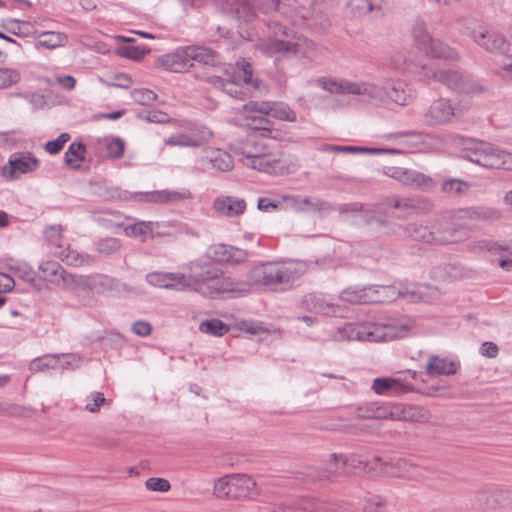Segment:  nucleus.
I'll return each mask as SVG.
<instances>
[{
	"instance_id": "f257e3e1",
	"label": "nucleus",
	"mask_w": 512,
	"mask_h": 512,
	"mask_svg": "<svg viewBox=\"0 0 512 512\" xmlns=\"http://www.w3.org/2000/svg\"><path fill=\"white\" fill-rule=\"evenodd\" d=\"M305 272L306 265L302 262H258L247 272L248 283L235 281L229 276H220L209 286L198 288L197 293L214 299L224 293L244 296L250 291L249 285L276 290L279 286L290 285Z\"/></svg>"
},
{
	"instance_id": "f03ea898",
	"label": "nucleus",
	"mask_w": 512,
	"mask_h": 512,
	"mask_svg": "<svg viewBox=\"0 0 512 512\" xmlns=\"http://www.w3.org/2000/svg\"><path fill=\"white\" fill-rule=\"evenodd\" d=\"M250 125L252 134L232 145L233 152L240 157L242 164L271 175L296 172L299 167L296 159L281 151L273 150L270 145L271 140L277 138L278 131L253 122Z\"/></svg>"
},
{
	"instance_id": "7ed1b4c3",
	"label": "nucleus",
	"mask_w": 512,
	"mask_h": 512,
	"mask_svg": "<svg viewBox=\"0 0 512 512\" xmlns=\"http://www.w3.org/2000/svg\"><path fill=\"white\" fill-rule=\"evenodd\" d=\"M391 66L413 74L420 81L436 80L448 90L459 94H477L483 90L470 75L454 67H437L427 59H412L395 54L391 57Z\"/></svg>"
},
{
	"instance_id": "20e7f679",
	"label": "nucleus",
	"mask_w": 512,
	"mask_h": 512,
	"mask_svg": "<svg viewBox=\"0 0 512 512\" xmlns=\"http://www.w3.org/2000/svg\"><path fill=\"white\" fill-rule=\"evenodd\" d=\"M407 326L392 318L347 322L337 328L334 338L347 341L386 342L404 337Z\"/></svg>"
},
{
	"instance_id": "39448f33",
	"label": "nucleus",
	"mask_w": 512,
	"mask_h": 512,
	"mask_svg": "<svg viewBox=\"0 0 512 512\" xmlns=\"http://www.w3.org/2000/svg\"><path fill=\"white\" fill-rule=\"evenodd\" d=\"M268 39L262 44L269 54L299 55L311 59L315 55V44L310 39L297 35L285 24L277 20L265 21Z\"/></svg>"
},
{
	"instance_id": "423d86ee",
	"label": "nucleus",
	"mask_w": 512,
	"mask_h": 512,
	"mask_svg": "<svg viewBox=\"0 0 512 512\" xmlns=\"http://www.w3.org/2000/svg\"><path fill=\"white\" fill-rule=\"evenodd\" d=\"M460 158L486 169L512 171V153L483 140L467 139Z\"/></svg>"
},
{
	"instance_id": "0eeeda50",
	"label": "nucleus",
	"mask_w": 512,
	"mask_h": 512,
	"mask_svg": "<svg viewBox=\"0 0 512 512\" xmlns=\"http://www.w3.org/2000/svg\"><path fill=\"white\" fill-rule=\"evenodd\" d=\"M207 81L215 88L220 89L227 95L235 99H244L246 90H258L260 82L253 78L252 65L245 59L236 63V68L232 74H227L226 78L220 76H210Z\"/></svg>"
},
{
	"instance_id": "6e6552de",
	"label": "nucleus",
	"mask_w": 512,
	"mask_h": 512,
	"mask_svg": "<svg viewBox=\"0 0 512 512\" xmlns=\"http://www.w3.org/2000/svg\"><path fill=\"white\" fill-rule=\"evenodd\" d=\"M468 110L461 101L440 97L434 99L423 114V121L429 127L452 124Z\"/></svg>"
},
{
	"instance_id": "1a4fd4ad",
	"label": "nucleus",
	"mask_w": 512,
	"mask_h": 512,
	"mask_svg": "<svg viewBox=\"0 0 512 512\" xmlns=\"http://www.w3.org/2000/svg\"><path fill=\"white\" fill-rule=\"evenodd\" d=\"M243 109L247 112L246 119L262 126L270 127L271 122L267 119V116L290 122L296 120L295 112L283 103L249 101L243 105Z\"/></svg>"
},
{
	"instance_id": "9d476101",
	"label": "nucleus",
	"mask_w": 512,
	"mask_h": 512,
	"mask_svg": "<svg viewBox=\"0 0 512 512\" xmlns=\"http://www.w3.org/2000/svg\"><path fill=\"white\" fill-rule=\"evenodd\" d=\"M405 236L411 240L427 244L443 245L460 240L458 233L466 234L464 229L459 227L447 228L445 230L430 228L423 222L409 223L403 227Z\"/></svg>"
},
{
	"instance_id": "9b49d317",
	"label": "nucleus",
	"mask_w": 512,
	"mask_h": 512,
	"mask_svg": "<svg viewBox=\"0 0 512 512\" xmlns=\"http://www.w3.org/2000/svg\"><path fill=\"white\" fill-rule=\"evenodd\" d=\"M319 86L329 91L330 93L336 94H353L363 97H373L376 99H381L382 92L371 85L368 82L364 81H334L326 78H320L318 80Z\"/></svg>"
},
{
	"instance_id": "f8f14e48",
	"label": "nucleus",
	"mask_w": 512,
	"mask_h": 512,
	"mask_svg": "<svg viewBox=\"0 0 512 512\" xmlns=\"http://www.w3.org/2000/svg\"><path fill=\"white\" fill-rule=\"evenodd\" d=\"M189 275L186 276L188 280V287L190 282L193 283L192 290L197 292V289L202 286H209L224 274L223 270L219 268L211 260H195L188 264Z\"/></svg>"
},
{
	"instance_id": "ddd939ff",
	"label": "nucleus",
	"mask_w": 512,
	"mask_h": 512,
	"mask_svg": "<svg viewBox=\"0 0 512 512\" xmlns=\"http://www.w3.org/2000/svg\"><path fill=\"white\" fill-rule=\"evenodd\" d=\"M257 11L264 14L273 12L280 13L281 5L279 0H254L253 3L243 0L238 1L233 8L230 9L232 16L238 20L249 23L257 16Z\"/></svg>"
},
{
	"instance_id": "4468645a",
	"label": "nucleus",
	"mask_w": 512,
	"mask_h": 512,
	"mask_svg": "<svg viewBox=\"0 0 512 512\" xmlns=\"http://www.w3.org/2000/svg\"><path fill=\"white\" fill-rule=\"evenodd\" d=\"M204 255L205 258L211 260L216 265L218 263L241 265L245 263L250 256H252V253L236 246L224 243H215L207 247Z\"/></svg>"
},
{
	"instance_id": "2eb2a0df",
	"label": "nucleus",
	"mask_w": 512,
	"mask_h": 512,
	"mask_svg": "<svg viewBox=\"0 0 512 512\" xmlns=\"http://www.w3.org/2000/svg\"><path fill=\"white\" fill-rule=\"evenodd\" d=\"M470 37L474 43L491 53L504 54L509 49L504 35L483 24L476 26L470 32Z\"/></svg>"
},
{
	"instance_id": "dca6fc26",
	"label": "nucleus",
	"mask_w": 512,
	"mask_h": 512,
	"mask_svg": "<svg viewBox=\"0 0 512 512\" xmlns=\"http://www.w3.org/2000/svg\"><path fill=\"white\" fill-rule=\"evenodd\" d=\"M271 512H335L333 504L313 497H299L273 504Z\"/></svg>"
},
{
	"instance_id": "f3484780",
	"label": "nucleus",
	"mask_w": 512,
	"mask_h": 512,
	"mask_svg": "<svg viewBox=\"0 0 512 512\" xmlns=\"http://www.w3.org/2000/svg\"><path fill=\"white\" fill-rule=\"evenodd\" d=\"M369 85L378 88L382 92L381 99L364 97L365 99L375 103H385L387 101H392L398 105L405 106L408 105L413 99L411 88L401 80H389L385 82L383 86H379L374 83H369Z\"/></svg>"
},
{
	"instance_id": "a211bd4d",
	"label": "nucleus",
	"mask_w": 512,
	"mask_h": 512,
	"mask_svg": "<svg viewBox=\"0 0 512 512\" xmlns=\"http://www.w3.org/2000/svg\"><path fill=\"white\" fill-rule=\"evenodd\" d=\"M41 277L63 289L71 288L75 285L77 275L67 272L58 262L46 261L39 265Z\"/></svg>"
},
{
	"instance_id": "6ab92c4d",
	"label": "nucleus",
	"mask_w": 512,
	"mask_h": 512,
	"mask_svg": "<svg viewBox=\"0 0 512 512\" xmlns=\"http://www.w3.org/2000/svg\"><path fill=\"white\" fill-rule=\"evenodd\" d=\"M40 165L39 160L30 152H18L10 156L4 174L8 179H16V174L34 172Z\"/></svg>"
},
{
	"instance_id": "aec40b11",
	"label": "nucleus",
	"mask_w": 512,
	"mask_h": 512,
	"mask_svg": "<svg viewBox=\"0 0 512 512\" xmlns=\"http://www.w3.org/2000/svg\"><path fill=\"white\" fill-rule=\"evenodd\" d=\"M146 281L155 287L175 290L188 288V280L181 273L151 272L146 275Z\"/></svg>"
},
{
	"instance_id": "412c9836",
	"label": "nucleus",
	"mask_w": 512,
	"mask_h": 512,
	"mask_svg": "<svg viewBox=\"0 0 512 512\" xmlns=\"http://www.w3.org/2000/svg\"><path fill=\"white\" fill-rule=\"evenodd\" d=\"M233 500L255 499L260 494L256 481L247 474H231Z\"/></svg>"
},
{
	"instance_id": "4be33fe9",
	"label": "nucleus",
	"mask_w": 512,
	"mask_h": 512,
	"mask_svg": "<svg viewBox=\"0 0 512 512\" xmlns=\"http://www.w3.org/2000/svg\"><path fill=\"white\" fill-rule=\"evenodd\" d=\"M188 57L187 48L183 46L176 48L172 53L162 55L158 61L165 70L181 73L193 66V63H189Z\"/></svg>"
},
{
	"instance_id": "5701e85b",
	"label": "nucleus",
	"mask_w": 512,
	"mask_h": 512,
	"mask_svg": "<svg viewBox=\"0 0 512 512\" xmlns=\"http://www.w3.org/2000/svg\"><path fill=\"white\" fill-rule=\"evenodd\" d=\"M372 389L378 395L396 396L413 391V386L400 378L379 377L374 379Z\"/></svg>"
},
{
	"instance_id": "b1692460",
	"label": "nucleus",
	"mask_w": 512,
	"mask_h": 512,
	"mask_svg": "<svg viewBox=\"0 0 512 512\" xmlns=\"http://www.w3.org/2000/svg\"><path fill=\"white\" fill-rule=\"evenodd\" d=\"M191 194L188 190H160L152 192L136 193L134 197L140 202L153 203H176L190 198Z\"/></svg>"
},
{
	"instance_id": "393cba45",
	"label": "nucleus",
	"mask_w": 512,
	"mask_h": 512,
	"mask_svg": "<svg viewBox=\"0 0 512 512\" xmlns=\"http://www.w3.org/2000/svg\"><path fill=\"white\" fill-rule=\"evenodd\" d=\"M203 166L211 167L218 171H229L233 168L231 155L219 148H210L205 151V156L200 160Z\"/></svg>"
},
{
	"instance_id": "a878e982",
	"label": "nucleus",
	"mask_w": 512,
	"mask_h": 512,
	"mask_svg": "<svg viewBox=\"0 0 512 512\" xmlns=\"http://www.w3.org/2000/svg\"><path fill=\"white\" fill-rule=\"evenodd\" d=\"M74 286H79L83 289L91 290L97 294H103L115 286V279L106 275H77Z\"/></svg>"
},
{
	"instance_id": "bb28decb",
	"label": "nucleus",
	"mask_w": 512,
	"mask_h": 512,
	"mask_svg": "<svg viewBox=\"0 0 512 512\" xmlns=\"http://www.w3.org/2000/svg\"><path fill=\"white\" fill-rule=\"evenodd\" d=\"M283 200L287 206L296 211H328L329 204L317 198L301 195H284Z\"/></svg>"
},
{
	"instance_id": "cd10ccee",
	"label": "nucleus",
	"mask_w": 512,
	"mask_h": 512,
	"mask_svg": "<svg viewBox=\"0 0 512 512\" xmlns=\"http://www.w3.org/2000/svg\"><path fill=\"white\" fill-rule=\"evenodd\" d=\"M391 176L407 186L428 189L433 185L429 176L411 169L395 168Z\"/></svg>"
},
{
	"instance_id": "c85d7f7f",
	"label": "nucleus",
	"mask_w": 512,
	"mask_h": 512,
	"mask_svg": "<svg viewBox=\"0 0 512 512\" xmlns=\"http://www.w3.org/2000/svg\"><path fill=\"white\" fill-rule=\"evenodd\" d=\"M507 492L495 487H484L476 492L474 505L479 509L494 508L505 503Z\"/></svg>"
},
{
	"instance_id": "c756f323",
	"label": "nucleus",
	"mask_w": 512,
	"mask_h": 512,
	"mask_svg": "<svg viewBox=\"0 0 512 512\" xmlns=\"http://www.w3.org/2000/svg\"><path fill=\"white\" fill-rule=\"evenodd\" d=\"M163 225L160 222L153 221H137L131 225H127L124 228V232L129 237H140L143 241L150 237L160 236L165 234L161 230Z\"/></svg>"
},
{
	"instance_id": "7c9ffc66",
	"label": "nucleus",
	"mask_w": 512,
	"mask_h": 512,
	"mask_svg": "<svg viewBox=\"0 0 512 512\" xmlns=\"http://www.w3.org/2000/svg\"><path fill=\"white\" fill-rule=\"evenodd\" d=\"M310 7L300 5L297 1L281 5L280 14L297 27L306 28L309 21Z\"/></svg>"
},
{
	"instance_id": "2f4dec72",
	"label": "nucleus",
	"mask_w": 512,
	"mask_h": 512,
	"mask_svg": "<svg viewBox=\"0 0 512 512\" xmlns=\"http://www.w3.org/2000/svg\"><path fill=\"white\" fill-rule=\"evenodd\" d=\"M467 250L470 253L477 255H485L487 253L496 255L503 252H507L509 255H512V247L510 245L499 243L491 239L471 241L467 245Z\"/></svg>"
},
{
	"instance_id": "473e14b6",
	"label": "nucleus",
	"mask_w": 512,
	"mask_h": 512,
	"mask_svg": "<svg viewBox=\"0 0 512 512\" xmlns=\"http://www.w3.org/2000/svg\"><path fill=\"white\" fill-rule=\"evenodd\" d=\"M53 254L67 265L75 267L89 266L94 262L92 256L87 253L78 252L77 250L72 249L70 246L64 248L60 245H56Z\"/></svg>"
},
{
	"instance_id": "72a5a7b5",
	"label": "nucleus",
	"mask_w": 512,
	"mask_h": 512,
	"mask_svg": "<svg viewBox=\"0 0 512 512\" xmlns=\"http://www.w3.org/2000/svg\"><path fill=\"white\" fill-rule=\"evenodd\" d=\"M387 208L399 211L397 218H405L422 208V201L414 197H391L385 200Z\"/></svg>"
},
{
	"instance_id": "f704fd0d",
	"label": "nucleus",
	"mask_w": 512,
	"mask_h": 512,
	"mask_svg": "<svg viewBox=\"0 0 512 512\" xmlns=\"http://www.w3.org/2000/svg\"><path fill=\"white\" fill-rule=\"evenodd\" d=\"M369 288L371 285L348 287L340 293V299L352 304L374 303L379 297Z\"/></svg>"
},
{
	"instance_id": "c9c22d12",
	"label": "nucleus",
	"mask_w": 512,
	"mask_h": 512,
	"mask_svg": "<svg viewBox=\"0 0 512 512\" xmlns=\"http://www.w3.org/2000/svg\"><path fill=\"white\" fill-rule=\"evenodd\" d=\"M426 46H424V53L429 55L434 59H444V60H457L459 55L457 51L450 46L444 44L440 40H435L433 38H426L425 40Z\"/></svg>"
},
{
	"instance_id": "e433bc0d",
	"label": "nucleus",
	"mask_w": 512,
	"mask_h": 512,
	"mask_svg": "<svg viewBox=\"0 0 512 512\" xmlns=\"http://www.w3.org/2000/svg\"><path fill=\"white\" fill-rule=\"evenodd\" d=\"M214 208L222 215L234 217L244 213L246 203L243 199L232 196L219 197L214 201Z\"/></svg>"
},
{
	"instance_id": "4c0bfd02",
	"label": "nucleus",
	"mask_w": 512,
	"mask_h": 512,
	"mask_svg": "<svg viewBox=\"0 0 512 512\" xmlns=\"http://www.w3.org/2000/svg\"><path fill=\"white\" fill-rule=\"evenodd\" d=\"M189 63L196 62L204 66H216L219 63L218 54L211 48L198 45L186 46Z\"/></svg>"
},
{
	"instance_id": "58836bf2",
	"label": "nucleus",
	"mask_w": 512,
	"mask_h": 512,
	"mask_svg": "<svg viewBox=\"0 0 512 512\" xmlns=\"http://www.w3.org/2000/svg\"><path fill=\"white\" fill-rule=\"evenodd\" d=\"M323 152H335V153H350V154H398L397 149H384V148H373V147H361V146H340L325 144L320 148Z\"/></svg>"
},
{
	"instance_id": "ea45409f",
	"label": "nucleus",
	"mask_w": 512,
	"mask_h": 512,
	"mask_svg": "<svg viewBox=\"0 0 512 512\" xmlns=\"http://www.w3.org/2000/svg\"><path fill=\"white\" fill-rule=\"evenodd\" d=\"M301 305L314 313L329 315L333 312L332 305L326 297L319 293H309L303 296Z\"/></svg>"
},
{
	"instance_id": "a19ab883",
	"label": "nucleus",
	"mask_w": 512,
	"mask_h": 512,
	"mask_svg": "<svg viewBox=\"0 0 512 512\" xmlns=\"http://www.w3.org/2000/svg\"><path fill=\"white\" fill-rule=\"evenodd\" d=\"M429 419V412L418 406L397 404L396 420L411 422H426Z\"/></svg>"
},
{
	"instance_id": "79ce46f5",
	"label": "nucleus",
	"mask_w": 512,
	"mask_h": 512,
	"mask_svg": "<svg viewBox=\"0 0 512 512\" xmlns=\"http://www.w3.org/2000/svg\"><path fill=\"white\" fill-rule=\"evenodd\" d=\"M390 208H387L385 205V202L383 204H375L369 209H365L363 214V220L367 224H375L378 228H382L388 225V210Z\"/></svg>"
},
{
	"instance_id": "37998d69",
	"label": "nucleus",
	"mask_w": 512,
	"mask_h": 512,
	"mask_svg": "<svg viewBox=\"0 0 512 512\" xmlns=\"http://www.w3.org/2000/svg\"><path fill=\"white\" fill-rule=\"evenodd\" d=\"M86 146L82 142H72L64 155V162L74 170L81 167V162L85 160Z\"/></svg>"
},
{
	"instance_id": "c03bdc74",
	"label": "nucleus",
	"mask_w": 512,
	"mask_h": 512,
	"mask_svg": "<svg viewBox=\"0 0 512 512\" xmlns=\"http://www.w3.org/2000/svg\"><path fill=\"white\" fill-rule=\"evenodd\" d=\"M331 457L334 459V464H331L329 468V471L331 473L342 474L346 472V466L365 469L368 463H370L368 460L364 461L362 459H357L354 456L348 458L345 455L332 454Z\"/></svg>"
},
{
	"instance_id": "a18cd8bd",
	"label": "nucleus",
	"mask_w": 512,
	"mask_h": 512,
	"mask_svg": "<svg viewBox=\"0 0 512 512\" xmlns=\"http://www.w3.org/2000/svg\"><path fill=\"white\" fill-rule=\"evenodd\" d=\"M426 369L429 374L453 375L457 371V366L454 361L432 356L426 365Z\"/></svg>"
},
{
	"instance_id": "49530a36",
	"label": "nucleus",
	"mask_w": 512,
	"mask_h": 512,
	"mask_svg": "<svg viewBox=\"0 0 512 512\" xmlns=\"http://www.w3.org/2000/svg\"><path fill=\"white\" fill-rule=\"evenodd\" d=\"M472 185L470 182L460 178H449L442 182L441 191L450 196H461L468 194Z\"/></svg>"
},
{
	"instance_id": "de8ad7c7",
	"label": "nucleus",
	"mask_w": 512,
	"mask_h": 512,
	"mask_svg": "<svg viewBox=\"0 0 512 512\" xmlns=\"http://www.w3.org/2000/svg\"><path fill=\"white\" fill-rule=\"evenodd\" d=\"M67 41L65 34L54 31H45L38 34L36 37V45L46 49H54L62 46Z\"/></svg>"
},
{
	"instance_id": "09e8293b",
	"label": "nucleus",
	"mask_w": 512,
	"mask_h": 512,
	"mask_svg": "<svg viewBox=\"0 0 512 512\" xmlns=\"http://www.w3.org/2000/svg\"><path fill=\"white\" fill-rule=\"evenodd\" d=\"M369 289L372 290L373 294L379 297L378 300H374V303L390 302L400 298L399 294H401L398 283H394L393 285H371Z\"/></svg>"
},
{
	"instance_id": "8fccbe9b",
	"label": "nucleus",
	"mask_w": 512,
	"mask_h": 512,
	"mask_svg": "<svg viewBox=\"0 0 512 512\" xmlns=\"http://www.w3.org/2000/svg\"><path fill=\"white\" fill-rule=\"evenodd\" d=\"M330 25V20L324 12L310 9L309 21L306 28L312 29L317 33H322L325 32Z\"/></svg>"
},
{
	"instance_id": "3c124183",
	"label": "nucleus",
	"mask_w": 512,
	"mask_h": 512,
	"mask_svg": "<svg viewBox=\"0 0 512 512\" xmlns=\"http://www.w3.org/2000/svg\"><path fill=\"white\" fill-rule=\"evenodd\" d=\"M199 330L212 336L221 337L229 331V327L219 319L213 318L202 321Z\"/></svg>"
},
{
	"instance_id": "603ef678",
	"label": "nucleus",
	"mask_w": 512,
	"mask_h": 512,
	"mask_svg": "<svg viewBox=\"0 0 512 512\" xmlns=\"http://www.w3.org/2000/svg\"><path fill=\"white\" fill-rule=\"evenodd\" d=\"M110 159H120L124 155L125 142L119 137H105L102 141Z\"/></svg>"
},
{
	"instance_id": "864d4df0",
	"label": "nucleus",
	"mask_w": 512,
	"mask_h": 512,
	"mask_svg": "<svg viewBox=\"0 0 512 512\" xmlns=\"http://www.w3.org/2000/svg\"><path fill=\"white\" fill-rule=\"evenodd\" d=\"M58 365V354H47L42 357H38L34 359L30 365L29 369L32 372H39L45 370H57Z\"/></svg>"
},
{
	"instance_id": "5fc2aeb1",
	"label": "nucleus",
	"mask_w": 512,
	"mask_h": 512,
	"mask_svg": "<svg viewBox=\"0 0 512 512\" xmlns=\"http://www.w3.org/2000/svg\"><path fill=\"white\" fill-rule=\"evenodd\" d=\"M102 213L104 214H110L112 218H106L104 216L99 215L98 213L94 212L92 214V219L95 223L98 225L104 227V228H114V227H122L124 224L121 221V214L117 211L112 210H104Z\"/></svg>"
},
{
	"instance_id": "6e6d98bb",
	"label": "nucleus",
	"mask_w": 512,
	"mask_h": 512,
	"mask_svg": "<svg viewBox=\"0 0 512 512\" xmlns=\"http://www.w3.org/2000/svg\"><path fill=\"white\" fill-rule=\"evenodd\" d=\"M213 493L219 499H233L231 474L225 475L215 482Z\"/></svg>"
},
{
	"instance_id": "4d7b16f0",
	"label": "nucleus",
	"mask_w": 512,
	"mask_h": 512,
	"mask_svg": "<svg viewBox=\"0 0 512 512\" xmlns=\"http://www.w3.org/2000/svg\"><path fill=\"white\" fill-rule=\"evenodd\" d=\"M471 219L495 221L500 219L501 213L498 209L489 207H475L468 210Z\"/></svg>"
},
{
	"instance_id": "13d9d810",
	"label": "nucleus",
	"mask_w": 512,
	"mask_h": 512,
	"mask_svg": "<svg viewBox=\"0 0 512 512\" xmlns=\"http://www.w3.org/2000/svg\"><path fill=\"white\" fill-rule=\"evenodd\" d=\"M101 81L110 87H118L123 89H128L132 85L131 77L126 73H111L107 74L105 78H102Z\"/></svg>"
},
{
	"instance_id": "bf43d9fd",
	"label": "nucleus",
	"mask_w": 512,
	"mask_h": 512,
	"mask_svg": "<svg viewBox=\"0 0 512 512\" xmlns=\"http://www.w3.org/2000/svg\"><path fill=\"white\" fill-rule=\"evenodd\" d=\"M131 98L135 103H138L143 106H148L156 101L157 95L150 89L140 88L131 91Z\"/></svg>"
},
{
	"instance_id": "052dcab7",
	"label": "nucleus",
	"mask_w": 512,
	"mask_h": 512,
	"mask_svg": "<svg viewBox=\"0 0 512 512\" xmlns=\"http://www.w3.org/2000/svg\"><path fill=\"white\" fill-rule=\"evenodd\" d=\"M137 117L143 121L156 124H165L171 121L170 116L160 110L143 111L138 113Z\"/></svg>"
},
{
	"instance_id": "680f3d73",
	"label": "nucleus",
	"mask_w": 512,
	"mask_h": 512,
	"mask_svg": "<svg viewBox=\"0 0 512 512\" xmlns=\"http://www.w3.org/2000/svg\"><path fill=\"white\" fill-rule=\"evenodd\" d=\"M20 72L12 68H0V89L7 88L20 81Z\"/></svg>"
},
{
	"instance_id": "e2e57ef3",
	"label": "nucleus",
	"mask_w": 512,
	"mask_h": 512,
	"mask_svg": "<svg viewBox=\"0 0 512 512\" xmlns=\"http://www.w3.org/2000/svg\"><path fill=\"white\" fill-rule=\"evenodd\" d=\"M165 145L179 146V147H198V146H200V142H198L197 140L191 139L186 134L178 133V134L168 137L165 140Z\"/></svg>"
},
{
	"instance_id": "0e129e2a",
	"label": "nucleus",
	"mask_w": 512,
	"mask_h": 512,
	"mask_svg": "<svg viewBox=\"0 0 512 512\" xmlns=\"http://www.w3.org/2000/svg\"><path fill=\"white\" fill-rule=\"evenodd\" d=\"M150 52L146 46L128 45L119 49V55L132 60H139Z\"/></svg>"
},
{
	"instance_id": "69168bd1",
	"label": "nucleus",
	"mask_w": 512,
	"mask_h": 512,
	"mask_svg": "<svg viewBox=\"0 0 512 512\" xmlns=\"http://www.w3.org/2000/svg\"><path fill=\"white\" fill-rule=\"evenodd\" d=\"M396 406L397 404H390L385 402H376L375 419H392L396 420Z\"/></svg>"
},
{
	"instance_id": "338daca9",
	"label": "nucleus",
	"mask_w": 512,
	"mask_h": 512,
	"mask_svg": "<svg viewBox=\"0 0 512 512\" xmlns=\"http://www.w3.org/2000/svg\"><path fill=\"white\" fill-rule=\"evenodd\" d=\"M107 402L104 394L101 392H91L86 397L85 409L91 413L98 412L100 407Z\"/></svg>"
},
{
	"instance_id": "774afa93",
	"label": "nucleus",
	"mask_w": 512,
	"mask_h": 512,
	"mask_svg": "<svg viewBox=\"0 0 512 512\" xmlns=\"http://www.w3.org/2000/svg\"><path fill=\"white\" fill-rule=\"evenodd\" d=\"M69 139L70 135L68 133H61L56 139L48 141L44 148L49 154L56 155L63 149Z\"/></svg>"
}]
</instances>
